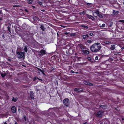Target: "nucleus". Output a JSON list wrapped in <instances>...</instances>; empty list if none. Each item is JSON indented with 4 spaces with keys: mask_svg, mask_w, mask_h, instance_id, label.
I'll return each mask as SVG.
<instances>
[{
    "mask_svg": "<svg viewBox=\"0 0 124 124\" xmlns=\"http://www.w3.org/2000/svg\"><path fill=\"white\" fill-rule=\"evenodd\" d=\"M114 52V54L113 56L109 57L108 60L106 61V62L108 61L112 62L114 63H116L118 62L119 59H120L121 57V54H120V52L113 51Z\"/></svg>",
    "mask_w": 124,
    "mask_h": 124,
    "instance_id": "f257e3e1",
    "label": "nucleus"
},
{
    "mask_svg": "<svg viewBox=\"0 0 124 124\" xmlns=\"http://www.w3.org/2000/svg\"><path fill=\"white\" fill-rule=\"evenodd\" d=\"M101 48L100 44L99 43H96L90 46V49L92 52L96 53L100 51Z\"/></svg>",
    "mask_w": 124,
    "mask_h": 124,
    "instance_id": "f03ea898",
    "label": "nucleus"
},
{
    "mask_svg": "<svg viewBox=\"0 0 124 124\" xmlns=\"http://www.w3.org/2000/svg\"><path fill=\"white\" fill-rule=\"evenodd\" d=\"M16 54L18 58H21L24 56L25 53L24 52H22L21 51H19L17 50Z\"/></svg>",
    "mask_w": 124,
    "mask_h": 124,
    "instance_id": "7ed1b4c3",
    "label": "nucleus"
},
{
    "mask_svg": "<svg viewBox=\"0 0 124 124\" xmlns=\"http://www.w3.org/2000/svg\"><path fill=\"white\" fill-rule=\"evenodd\" d=\"M113 73L114 76V77H116V78H117V79H116L117 81L118 80H117L120 79V78H119V76L120 74L119 71L118 70H113Z\"/></svg>",
    "mask_w": 124,
    "mask_h": 124,
    "instance_id": "20e7f679",
    "label": "nucleus"
},
{
    "mask_svg": "<svg viewBox=\"0 0 124 124\" xmlns=\"http://www.w3.org/2000/svg\"><path fill=\"white\" fill-rule=\"evenodd\" d=\"M63 103L65 107H66L68 106L69 104V100L68 98H66L63 101Z\"/></svg>",
    "mask_w": 124,
    "mask_h": 124,
    "instance_id": "39448f33",
    "label": "nucleus"
},
{
    "mask_svg": "<svg viewBox=\"0 0 124 124\" xmlns=\"http://www.w3.org/2000/svg\"><path fill=\"white\" fill-rule=\"evenodd\" d=\"M104 112L102 110H99L96 114V116L98 117H101L102 116Z\"/></svg>",
    "mask_w": 124,
    "mask_h": 124,
    "instance_id": "423d86ee",
    "label": "nucleus"
},
{
    "mask_svg": "<svg viewBox=\"0 0 124 124\" xmlns=\"http://www.w3.org/2000/svg\"><path fill=\"white\" fill-rule=\"evenodd\" d=\"M39 53L40 54H39V55H42L47 54L46 51L44 49L41 50L39 51Z\"/></svg>",
    "mask_w": 124,
    "mask_h": 124,
    "instance_id": "0eeeda50",
    "label": "nucleus"
},
{
    "mask_svg": "<svg viewBox=\"0 0 124 124\" xmlns=\"http://www.w3.org/2000/svg\"><path fill=\"white\" fill-rule=\"evenodd\" d=\"M46 24H42L40 25V28L43 31H44L46 29Z\"/></svg>",
    "mask_w": 124,
    "mask_h": 124,
    "instance_id": "6e6552de",
    "label": "nucleus"
},
{
    "mask_svg": "<svg viewBox=\"0 0 124 124\" xmlns=\"http://www.w3.org/2000/svg\"><path fill=\"white\" fill-rule=\"evenodd\" d=\"M74 91H75L76 93H79L80 92H82L83 91V89L82 88H75L74 89Z\"/></svg>",
    "mask_w": 124,
    "mask_h": 124,
    "instance_id": "1a4fd4ad",
    "label": "nucleus"
},
{
    "mask_svg": "<svg viewBox=\"0 0 124 124\" xmlns=\"http://www.w3.org/2000/svg\"><path fill=\"white\" fill-rule=\"evenodd\" d=\"M12 112L13 113H15L17 111V109L14 106H13L11 108Z\"/></svg>",
    "mask_w": 124,
    "mask_h": 124,
    "instance_id": "9d476101",
    "label": "nucleus"
},
{
    "mask_svg": "<svg viewBox=\"0 0 124 124\" xmlns=\"http://www.w3.org/2000/svg\"><path fill=\"white\" fill-rule=\"evenodd\" d=\"M30 96L31 99L34 100V93L32 91H30Z\"/></svg>",
    "mask_w": 124,
    "mask_h": 124,
    "instance_id": "9b49d317",
    "label": "nucleus"
},
{
    "mask_svg": "<svg viewBox=\"0 0 124 124\" xmlns=\"http://www.w3.org/2000/svg\"><path fill=\"white\" fill-rule=\"evenodd\" d=\"M78 46L81 49V50L86 49L85 47L83 46L82 44H80L78 45Z\"/></svg>",
    "mask_w": 124,
    "mask_h": 124,
    "instance_id": "f8f14e48",
    "label": "nucleus"
},
{
    "mask_svg": "<svg viewBox=\"0 0 124 124\" xmlns=\"http://www.w3.org/2000/svg\"><path fill=\"white\" fill-rule=\"evenodd\" d=\"M82 52L84 53L86 55L88 54L89 53V51L87 50H81Z\"/></svg>",
    "mask_w": 124,
    "mask_h": 124,
    "instance_id": "ddd939ff",
    "label": "nucleus"
},
{
    "mask_svg": "<svg viewBox=\"0 0 124 124\" xmlns=\"http://www.w3.org/2000/svg\"><path fill=\"white\" fill-rule=\"evenodd\" d=\"M37 69L39 71H40L41 72L42 74L44 76L46 75V74L44 73L45 70H41L40 68H39L38 67H36Z\"/></svg>",
    "mask_w": 124,
    "mask_h": 124,
    "instance_id": "4468645a",
    "label": "nucleus"
},
{
    "mask_svg": "<svg viewBox=\"0 0 124 124\" xmlns=\"http://www.w3.org/2000/svg\"><path fill=\"white\" fill-rule=\"evenodd\" d=\"M37 69L39 71H40L41 72L42 74L44 76L46 75V74L44 73L45 70H41L40 68H39L38 67H36Z\"/></svg>",
    "mask_w": 124,
    "mask_h": 124,
    "instance_id": "2eb2a0df",
    "label": "nucleus"
},
{
    "mask_svg": "<svg viewBox=\"0 0 124 124\" xmlns=\"http://www.w3.org/2000/svg\"><path fill=\"white\" fill-rule=\"evenodd\" d=\"M37 69L39 71H40L41 72L42 74L44 76L46 75V74L44 73L45 70H41L40 68H39L38 67H36Z\"/></svg>",
    "mask_w": 124,
    "mask_h": 124,
    "instance_id": "dca6fc26",
    "label": "nucleus"
},
{
    "mask_svg": "<svg viewBox=\"0 0 124 124\" xmlns=\"http://www.w3.org/2000/svg\"><path fill=\"white\" fill-rule=\"evenodd\" d=\"M37 69L39 71H40L41 72L42 74L44 76L46 75V74L44 73L45 70H41L40 68H39L38 67H36Z\"/></svg>",
    "mask_w": 124,
    "mask_h": 124,
    "instance_id": "f3484780",
    "label": "nucleus"
},
{
    "mask_svg": "<svg viewBox=\"0 0 124 124\" xmlns=\"http://www.w3.org/2000/svg\"><path fill=\"white\" fill-rule=\"evenodd\" d=\"M115 48V45H111L110 48V50H114Z\"/></svg>",
    "mask_w": 124,
    "mask_h": 124,
    "instance_id": "a211bd4d",
    "label": "nucleus"
},
{
    "mask_svg": "<svg viewBox=\"0 0 124 124\" xmlns=\"http://www.w3.org/2000/svg\"><path fill=\"white\" fill-rule=\"evenodd\" d=\"M18 98L17 97H16L15 98L13 97L12 99V101H13L14 102H16L18 100Z\"/></svg>",
    "mask_w": 124,
    "mask_h": 124,
    "instance_id": "6ab92c4d",
    "label": "nucleus"
},
{
    "mask_svg": "<svg viewBox=\"0 0 124 124\" xmlns=\"http://www.w3.org/2000/svg\"><path fill=\"white\" fill-rule=\"evenodd\" d=\"M1 72L0 71V73L2 77L4 78L5 76L6 75V74L5 73H1Z\"/></svg>",
    "mask_w": 124,
    "mask_h": 124,
    "instance_id": "aec40b11",
    "label": "nucleus"
},
{
    "mask_svg": "<svg viewBox=\"0 0 124 124\" xmlns=\"http://www.w3.org/2000/svg\"><path fill=\"white\" fill-rule=\"evenodd\" d=\"M82 38L84 39H85L86 38H88L89 37L88 34H86V35H82Z\"/></svg>",
    "mask_w": 124,
    "mask_h": 124,
    "instance_id": "412c9836",
    "label": "nucleus"
},
{
    "mask_svg": "<svg viewBox=\"0 0 124 124\" xmlns=\"http://www.w3.org/2000/svg\"><path fill=\"white\" fill-rule=\"evenodd\" d=\"M119 12L118 11H115L114 10H113V13L114 15H116Z\"/></svg>",
    "mask_w": 124,
    "mask_h": 124,
    "instance_id": "4be33fe9",
    "label": "nucleus"
},
{
    "mask_svg": "<svg viewBox=\"0 0 124 124\" xmlns=\"http://www.w3.org/2000/svg\"><path fill=\"white\" fill-rule=\"evenodd\" d=\"M119 111V108H115L114 110V112H118Z\"/></svg>",
    "mask_w": 124,
    "mask_h": 124,
    "instance_id": "5701e85b",
    "label": "nucleus"
},
{
    "mask_svg": "<svg viewBox=\"0 0 124 124\" xmlns=\"http://www.w3.org/2000/svg\"><path fill=\"white\" fill-rule=\"evenodd\" d=\"M81 27H83V28H85L86 29H88V25H85L84 24H81Z\"/></svg>",
    "mask_w": 124,
    "mask_h": 124,
    "instance_id": "b1692460",
    "label": "nucleus"
},
{
    "mask_svg": "<svg viewBox=\"0 0 124 124\" xmlns=\"http://www.w3.org/2000/svg\"><path fill=\"white\" fill-rule=\"evenodd\" d=\"M27 24H23L22 26V28L23 29H25L26 28Z\"/></svg>",
    "mask_w": 124,
    "mask_h": 124,
    "instance_id": "393cba45",
    "label": "nucleus"
},
{
    "mask_svg": "<svg viewBox=\"0 0 124 124\" xmlns=\"http://www.w3.org/2000/svg\"><path fill=\"white\" fill-rule=\"evenodd\" d=\"M89 18L90 19H91L93 20H95V18L93 16L90 15L89 17Z\"/></svg>",
    "mask_w": 124,
    "mask_h": 124,
    "instance_id": "a878e982",
    "label": "nucleus"
},
{
    "mask_svg": "<svg viewBox=\"0 0 124 124\" xmlns=\"http://www.w3.org/2000/svg\"><path fill=\"white\" fill-rule=\"evenodd\" d=\"M99 107L103 109H105L106 108V106L105 105L101 104L100 105Z\"/></svg>",
    "mask_w": 124,
    "mask_h": 124,
    "instance_id": "bb28decb",
    "label": "nucleus"
},
{
    "mask_svg": "<svg viewBox=\"0 0 124 124\" xmlns=\"http://www.w3.org/2000/svg\"><path fill=\"white\" fill-rule=\"evenodd\" d=\"M27 47L28 46L26 45H25L24 46V51L26 52H27Z\"/></svg>",
    "mask_w": 124,
    "mask_h": 124,
    "instance_id": "cd10ccee",
    "label": "nucleus"
},
{
    "mask_svg": "<svg viewBox=\"0 0 124 124\" xmlns=\"http://www.w3.org/2000/svg\"><path fill=\"white\" fill-rule=\"evenodd\" d=\"M33 0H28L27 2L30 4H32L33 3Z\"/></svg>",
    "mask_w": 124,
    "mask_h": 124,
    "instance_id": "c85d7f7f",
    "label": "nucleus"
},
{
    "mask_svg": "<svg viewBox=\"0 0 124 124\" xmlns=\"http://www.w3.org/2000/svg\"><path fill=\"white\" fill-rule=\"evenodd\" d=\"M39 78L37 77L36 76L34 77L33 78V81H35L37 79H38Z\"/></svg>",
    "mask_w": 124,
    "mask_h": 124,
    "instance_id": "c756f323",
    "label": "nucleus"
},
{
    "mask_svg": "<svg viewBox=\"0 0 124 124\" xmlns=\"http://www.w3.org/2000/svg\"><path fill=\"white\" fill-rule=\"evenodd\" d=\"M104 43L106 44H108L109 43V42L107 41H104Z\"/></svg>",
    "mask_w": 124,
    "mask_h": 124,
    "instance_id": "7c9ffc66",
    "label": "nucleus"
},
{
    "mask_svg": "<svg viewBox=\"0 0 124 124\" xmlns=\"http://www.w3.org/2000/svg\"><path fill=\"white\" fill-rule=\"evenodd\" d=\"M118 80L117 81L119 80V81L122 82V83L124 84V79H122L120 78V79H119V80Z\"/></svg>",
    "mask_w": 124,
    "mask_h": 124,
    "instance_id": "2f4dec72",
    "label": "nucleus"
},
{
    "mask_svg": "<svg viewBox=\"0 0 124 124\" xmlns=\"http://www.w3.org/2000/svg\"><path fill=\"white\" fill-rule=\"evenodd\" d=\"M7 27L8 29V31H9V32L11 33L10 27L9 26H8Z\"/></svg>",
    "mask_w": 124,
    "mask_h": 124,
    "instance_id": "473e14b6",
    "label": "nucleus"
},
{
    "mask_svg": "<svg viewBox=\"0 0 124 124\" xmlns=\"http://www.w3.org/2000/svg\"><path fill=\"white\" fill-rule=\"evenodd\" d=\"M95 13L96 14H97L98 15H99L100 13L101 14V13L98 10H96V12H95Z\"/></svg>",
    "mask_w": 124,
    "mask_h": 124,
    "instance_id": "72a5a7b5",
    "label": "nucleus"
},
{
    "mask_svg": "<svg viewBox=\"0 0 124 124\" xmlns=\"http://www.w3.org/2000/svg\"><path fill=\"white\" fill-rule=\"evenodd\" d=\"M14 80L15 81L17 82H18V81H19V80L18 79V78L17 77H15L14 78Z\"/></svg>",
    "mask_w": 124,
    "mask_h": 124,
    "instance_id": "f704fd0d",
    "label": "nucleus"
},
{
    "mask_svg": "<svg viewBox=\"0 0 124 124\" xmlns=\"http://www.w3.org/2000/svg\"><path fill=\"white\" fill-rule=\"evenodd\" d=\"M89 82L88 81H85L84 82V83L86 85H88Z\"/></svg>",
    "mask_w": 124,
    "mask_h": 124,
    "instance_id": "c9c22d12",
    "label": "nucleus"
},
{
    "mask_svg": "<svg viewBox=\"0 0 124 124\" xmlns=\"http://www.w3.org/2000/svg\"><path fill=\"white\" fill-rule=\"evenodd\" d=\"M93 16L95 17H97L98 15L96 14L95 12H94L93 13Z\"/></svg>",
    "mask_w": 124,
    "mask_h": 124,
    "instance_id": "e433bc0d",
    "label": "nucleus"
},
{
    "mask_svg": "<svg viewBox=\"0 0 124 124\" xmlns=\"http://www.w3.org/2000/svg\"><path fill=\"white\" fill-rule=\"evenodd\" d=\"M98 16L99 17L101 18H103V15L101 14H99V15H98Z\"/></svg>",
    "mask_w": 124,
    "mask_h": 124,
    "instance_id": "4c0bfd02",
    "label": "nucleus"
},
{
    "mask_svg": "<svg viewBox=\"0 0 124 124\" xmlns=\"http://www.w3.org/2000/svg\"><path fill=\"white\" fill-rule=\"evenodd\" d=\"M105 26V24L104 23L103 24L101 25H100V27H101L104 28Z\"/></svg>",
    "mask_w": 124,
    "mask_h": 124,
    "instance_id": "58836bf2",
    "label": "nucleus"
},
{
    "mask_svg": "<svg viewBox=\"0 0 124 124\" xmlns=\"http://www.w3.org/2000/svg\"><path fill=\"white\" fill-rule=\"evenodd\" d=\"M87 43H89V44L91 43L92 42V41L88 39L87 40Z\"/></svg>",
    "mask_w": 124,
    "mask_h": 124,
    "instance_id": "ea45409f",
    "label": "nucleus"
},
{
    "mask_svg": "<svg viewBox=\"0 0 124 124\" xmlns=\"http://www.w3.org/2000/svg\"><path fill=\"white\" fill-rule=\"evenodd\" d=\"M23 119L25 121H26V116L25 115H24L23 116Z\"/></svg>",
    "mask_w": 124,
    "mask_h": 124,
    "instance_id": "a19ab883",
    "label": "nucleus"
},
{
    "mask_svg": "<svg viewBox=\"0 0 124 124\" xmlns=\"http://www.w3.org/2000/svg\"><path fill=\"white\" fill-rule=\"evenodd\" d=\"M88 85H89L90 86H93V85L92 83H91L89 82V83Z\"/></svg>",
    "mask_w": 124,
    "mask_h": 124,
    "instance_id": "79ce46f5",
    "label": "nucleus"
},
{
    "mask_svg": "<svg viewBox=\"0 0 124 124\" xmlns=\"http://www.w3.org/2000/svg\"><path fill=\"white\" fill-rule=\"evenodd\" d=\"M93 35V33H92V32H91L89 34V35L90 36H92Z\"/></svg>",
    "mask_w": 124,
    "mask_h": 124,
    "instance_id": "37998d69",
    "label": "nucleus"
},
{
    "mask_svg": "<svg viewBox=\"0 0 124 124\" xmlns=\"http://www.w3.org/2000/svg\"><path fill=\"white\" fill-rule=\"evenodd\" d=\"M106 66V64H103L101 66H102V67H104V66Z\"/></svg>",
    "mask_w": 124,
    "mask_h": 124,
    "instance_id": "c03bdc74",
    "label": "nucleus"
},
{
    "mask_svg": "<svg viewBox=\"0 0 124 124\" xmlns=\"http://www.w3.org/2000/svg\"><path fill=\"white\" fill-rule=\"evenodd\" d=\"M75 57L76 59H77L78 60H79L80 59V58L78 56H75Z\"/></svg>",
    "mask_w": 124,
    "mask_h": 124,
    "instance_id": "a18cd8bd",
    "label": "nucleus"
},
{
    "mask_svg": "<svg viewBox=\"0 0 124 124\" xmlns=\"http://www.w3.org/2000/svg\"><path fill=\"white\" fill-rule=\"evenodd\" d=\"M98 56H96L95 57V59L96 60H98L99 59H98Z\"/></svg>",
    "mask_w": 124,
    "mask_h": 124,
    "instance_id": "49530a36",
    "label": "nucleus"
},
{
    "mask_svg": "<svg viewBox=\"0 0 124 124\" xmlns=\"http://www.w3.org/2000/svg\"><path fill=\"white\" fill-rule=\"evenodd\" d=\"M38 3L40 5H42V2L40 1H39V2H38Z\"/></svg>",
    "mask_w": 124,
    "mask_h": 124,
    "instance_id": "de8ad7c7",
    "label": "nucleus"
},
{
    "mask_svg": "<svg viewBox=\"0 0 124 124\" xmlns=\"http://www.w3.org/2000/svg\"><path fill=\"white\" fill-rule=\"evenodd\" d=\"M91 4H92L91 3H86V5L88 6H89Z\"/></svg>",
    "mask_w": 124,
    "mask_h": 124,
    "instance_id": "09e8293b",
    "label": "nucleus"
},
{
    "mask_svg": "<svg viewBox=\"0 0 124 124\" xmlns=\"http://www.w3.org/2000/svg\"><path fill=\"white\" fill-rule=\"evenodd\" d=\"M68 50L67 49V50H66V53L67 54H68Z\"/></svg>",
    "mask_w": 124,
    "mask_h": 124,
    "instance_id": "8fccbe9b",
    "label": "nucleus"
},
{
    "mask_svg": "<svg viewBox=\"0 0 124 124\" xmlns=\"http://www.w3.org/2000/svg\"><path fill=\"white\" fill-rule=\"evenodd\" d=\"M7 60H8V61L9 62H11L12 61V60H11V59H9L8 58V59Z\"/></svg>",
    "mask_w": 124,
    "mask_h": 124,
    "instance_id": "3c124183",
    "label": "nucleus"
},
{
    "mask_svg": "<svg viewBox=\"0 0 124 124\" xmlns=\"http://www.w3.org/2000/svg\"><path fill=\"white\" fill-rule=\"evenodd\" d=\"M75 35V34L74 33H72L71 34V36H73Z\"/></svg>",
    "mask_w": 124,
    "mask_h": 124,
    "instance_id": "603ef678",
    "label": "nucleus"
},
{
    "mask_svg": "<svg viewBox=\"0 0 124 124\" xmlns=\"http://www.w3.org/2000/svg\"><path fill=\"white\" fill-rule=\"evenodd\" d=\"M18 111L19 112V113H20V111H21V110H20V108H18Z\"/></svg>",
    "mask_w": 124,
    "mask_h": 124,
    "instance_id": "864d4df0",
    "label": "nucleus"
},
{
    "mask_svg": "<svg viewBox=\"0 0 124 124\" xmlns=\"http://www.w3.org/2000/svg\"><path fill=\"white\" fill-rule=\"evenodd\" d=\"M32 8L33 9L35 8H36L35 7V6H32Z\"/></svg>",
    "mask_w": 124,
    "mask_h": 124,
    "instance_id": "5fc2aeb1",
    "label": "nucleus"
},
{
    "mask_svg": "<svg viewBox=\"0 0 124 124\" xmlns=\"http://www.w3.org/2000/svg\"><path fill=\"white\" fill-rule=\"evenodd\" d=\"M51 69L52 70H54V68L53 67H52Z\"/></svg>",
    "mask_w": 124,
    "mask_h": 124,
    "instance_id": "6e6d98bb",
    "label": "nucleus"
},
{
    "mask_svg": "<svg viewBox=\"0 0 124 124\" xmlns=\"http://www.w3.org/2000/svg\"><path fill=\"white\" fill-rule=\"evenodd\" d=\"M3 20V19L1 17H0V22L1 21Z\"/></svg>",
    "mask_w": 124,
    "mask_h": 124,
    "instance_id": "4d7b16f0",
    "label": "nucleus"
},
{
    "mask_svg": "<svg viewBox=\"0 0 124 124\" xmlns=\"http://www.w3.org/2000/svg\"><path fill=\"white\" fill-rule=\"evenodd\" d=\"M2 38H5V37H4V34H3L2 35Z\"/></svg>",
    "mask_w": 124,
    "mask_h": 124,
    "instance_id": "13d9d810",
    "label": "nucleus"
},
{
    "mask_svg": "<svg viewBox=\"0 0 124 124\" xmlns=\"http://www.w3.org/2000/svg\"><path fill=\"white\" fill-rule=\"evenodd\" d=\"M71 72L73 73H74V72L72 70H71Z\"/></svg>",
    "mask_w": 124,
    "mask_h": 124,
    "instance_id": "bf43d9fd",
    "label": "nucleus"
},
{
    "mask_svg": "<svg viewBox=\"0 0 124 124\" xmlns=\"http://www.w3.org/2000/svg\"><path fill=\"white\" fill-rule=\"evenodd\" d=\"M48 65H49L50 66H51V64L50 63H48Z\"/></svg>",
    "mask_w": 124,
    "mask_h": 124,
    "instance_id": "052dcab7",
    "label": "nucleus"
},
{
    "mask_svg": "<svg viewBox=\"0 0 124 124\" xmlns=\"http://www.w3.org/2000/svg\"><path fill=\"white\" fill-rule=\"evenodd\" d=\"M61 11L62 12H65V11H63V10H62Z\"/></svg>",
    "mask_w": 124,
    "mask_h": 124,
    "instance_id": "680f3d73",
    "label": "nucleus"
},
{
    "mask_svg": "<svg viewBox=\"0 0 124 124\" xmlns=\"http://www.w3.org/2000/svg\"><path fill=\"white\" fill-rule=\"evenodd\" d=\"M38 79L40 80L41 81H42L43 80L42 79H40L39 78V79Z\"/></svg>",
    "mask_w": 124,
    "mask_h": 124,
    "instance_id": "e2e57ef3",
    "label": "nucleus"
},
{
    "mask_svg": "<svg viewBox=\"0 0 124 124\" xmlns=\"http://www.w3.org/2000/svg\"><path fill=\"white\" fill-rule=\"evenodd\" d=\"M122 121H124V118H122Z\"/></svg>",
    "mask_w": 124,
    "mask_h": 124,
    "instance_id": "0e129e2a",
    "label": "nucleus"
},
{
    "mask_svg": "<svg viewBox=\"0 0 124 124\" xmlns=\"http://www.w3.org/2000/svg\"><path fill=\"white\" fill-rule=\"evenodd\" d=\"M83 124H87V122H85Z\"/></svg>",
    "mask_w": 124,
    "mask_h": 124,
    "instance_id": "69168bd1",
    "label": "nucleus"
},
{
    "mask_svg": "<svg viewBox=\"0 0 124 124\" xmlns=\"http://www.w3.org/2000/svg\"><path fill=\"white\" fill-rule=\"evenodd\" d=\"M15 124H18L17 122H15Z\"/></svg>",
    "mask_w": 124,
    "mask_h": 124,
    "instance_id": "338daca9",
    "label": "nucleus"
},
{
    "mask_svg": "<svg viewBox=\"0 0 124 124\" xmlns=\"http://www.w3.org/2000/svg\"><path fill=\"white\" fill-rule=\"evenodd\" d=\"M4 124H7V123L6 122H5Z\"/></svg>",
    "mask_w": 124,
    "mask_h": 124,
    "instance_id": "774afa93",
    "label": "nucleus"
}]
</instances>
